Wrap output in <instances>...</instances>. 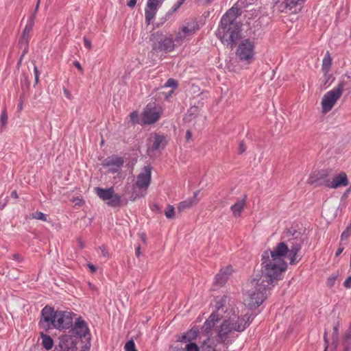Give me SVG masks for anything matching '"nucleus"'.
I'll return each instance as SVG.
<instances>
[{
	"mask_svg": "<svg viewBox=\"0 0 351 351\" xmlns=\"http://www.w3.org/2000/svg\"><path fill=\"white\" fill-rule=\"evenodd\" d=\"M289 244L280 242L272 250L265 251L262 255V275L256 278L261 283L269 287L274 282L281 279L282 274L287 268L285 261L286 257L291 265L298 262L296 260L298 253L301 249V240L297 237L289 241Z\"/></svg>",
	"mask_w": 351,
	"mask_h": 351,
	"instance_id": "1",
	"label": "nucleus"
},
{
	"mask_svg": "<svg viewBox=\"0 0 351 351\" xmlns=\"http://www.w3.org/2000/svg\"><path fill=\"white\" fill-rule=\"evenodd\" d=\"M239 15V10L232 7L222 16L216 36L223 45L232 47L240 38L241 24L237 21Z\"/></svg>",
	"mask_w": 351,
	"mask_h": 351,
	"instance_id": "2",
	"label": "nucleus"
},
{
	"mask_svg": "<svg viewBox=\"0 0 351 351\" xmlns=\"http://www.w3.org/2000/svg\"><path fill=\"white\" fill-rule=\"evenodd\" d=\"M40 325L45 330L53 328L60 330H66L73 326L72 313L69 311H54L46 306L41 311Z\"/></svg>",
	"mask_w": 351,
	"mask_h": 351,
	"instance_id": "3",
	"label": "nucleus"
},
{
	"mask_svg": "<svg viewBox=\"0 0 351 351\" xmlns=\"http://www.w3.org/2000/svg\"><path fill=\"white\" fill-rule=\"evenodd\" d=\"M252 319V314L248 312L241 316L233 313L220 324L218 328L219 341L225 343L229 334L233 331H243L251 324Z\"/></svg>",
	"mask_w": 351,
	"mask_h": 351,
	"instance_id": "4",
	"label": "nucleus"
},
{
	"mask_svg": "<svg viewBox=\"0 0 351 351\" xmlns=\"http://www.w3.org/2000/svg\"><path fill=\"white\" fill-rule=\"evenodd\" d=\"M247 287L243 298L244 304L250 308H255L265 300L266 292L269 287L261 283L256 278L252 280Z\"/></svg>",
	"mask_w": 351,
	"mask_h": 351,
	"instance_id": "5",
	"label": "nucleus"
},
{
	"mask_svg": "<svg viewBox=\"0 0 351 351\" xmlns=\"http://www.w3.org/2000/svg\"><path fill=\"white\" fill-rule=\"evenodd\" d=\"M346 86L344 81L340 82L337 86L324 94L322 99V109L324 113H327L332 110L337 101L341 97Z\"/></svg>",
	"mask_w": 351,
	"mask_h": 351,
	"instance_id": "6",
	"label": "nucleus"
},
{
	"mask_svg": "<svg viewBox=\"0 0 351 351\" xmlns=\"http://www.w3.org/2000/svg\"><path fill=\"white\" fill-rule=\"evenodd\" d=\"M150 40L152 49L156 51L171 52L176 46L171 37L158 32L151 35Z\"/></svg>",
	"mask_w": 351,
	"mask_h": 351,
	"instance_id": "7",
	"label": "nucleus"
},
{
	"mask_svg": "<svg viewBox=\"0 0 351 351\" xmlns=\"http://www.w3.org/2000/svg\"><path fill=\"white\" fill-rule=\"evenodd\" d=\"M255 45L249 39L242 40L238 45L236 55L240 61L250 64L254 59Z\"/></svg>",
	"mask_w": 351,
	"mask_h": 351,
	"instance_id": "8",
	"label": "nucleus"
},
{
	"mask_svg": "<svg viewBox=\"0 0 351 351\" xmlns=\"http://www.w3.org/2000/svg\"><path fill=\"white\" fill-rule=\"evenodd\" d=\"M95 191L97 195L103 201H108L106 203L111 207L119 206L121 203V196L114 193L113 187L108 189H102L100 187H95Z\"/></svg>",
	"mask_w": 351,
	"mask_h": 351,
	"instance_id": "9",
	"label": "nucleus"
},
{
	"mask_svg": "<svg viewBox=\"0 0 351 351\" xmlns=\"http://www.w3.org/2000/svg\"><path fill=\"white\" fill-rule=\"evenodd\" d=\"M162 113V108L154 102L149 103L142 114V121L145 124H152L159 120Z\"/></svg>",
	"mask_w": 351,
	"mask_h": 351,
	"instance_id": "10",
	"label": "nucleus"
},
{
	"mask_svg": "<svg viewBox=\"0 0 351 351\" xmlns=\"http://www.w3.org/2000/svg\"><path fill=\"white\" fill-rule=\"evenodd\" d=\"M328 175L327 170H323L319 173L320 178L324 179V185L330 189H338L347 186L349 184L348 176L345 172H341L335 176L332 180L326 179Z\"/></svg>",
	"mask_w": 351,
	"mask_h": 351,
	"instance_id": "11",
	"label": "nucleus"
},
{
	"mask_svg": "<svg viewBox=\"0 0 351 351\" xmlns=\"http://www.w3.org/2000/svg\"><path fill=\"white\" fill-rule=\"evenodd\" d=\"M197 29V25L195 23H188L182 26L176 33L174 43L176 46L181 45L186 40L191 36Z\"/></svg>",
	"mask_w": 351,
	"mask_h": 351,
	"instance_id": "12",
	"label": "nucleus"
},
{
	"mask_svg": "<svg viewBox=\"0 0 351 351\" xmlns=\"http://www.w3.org/2000/svg\"><path fill=\"white\" fill-rule=\"evenodd\" d=\"M221 318L222 315L219 313V308H218L216 311L213 312L204 324V331L206 333L208 334L211 332L213 330H215L217 333L218 334V328L220 326V324H219L221 323L220 322ZM216 339H218V337Z\"/></svg>",
	"mask_w": 351,
	"mask_h": 351,
	"instance_id": "13",
	"label": "nucleus"
},
{
	"mask_svg": "<svg viewBox=\"0 0 351 351\" xmlns=\"http://www.w3.org/2000/svg\"><path fill=\"white\" fill-rule=\"evenodd\" d=\"M166 136L158 133L152 134L147 141L148 152L163 149L167 145Z\"/></svg>",
	"mask_w": 351,
	"mask_h": 351,
	"instance_id": "14",
	"label": "nucleus"
},
{
	"mask_svg": "<svg viewBox=\"0 0 351 351\" xmlns=\"http://www.w3.org/2000/svg\"><path fill=\"white\" fill-rule=\"evenodd\" d=\"M78 343L77 337L73 335H64L60 338V351H75Z\"/></svg>",
	"mask_w": 351,
	"mask_h": 351,
	"instance_id": "15",
	"label": "nucleus"
},
{
	"mask_svg": "<svg viewBox=\"0 0 351 351\" xmlns=\"http://www.w3.org/2000/svg\"><path fill=\"white\" fill-rule=\"evenodd\" d=\"M306 0H284L280 4V11L289 14H296L301 10Z\"/></svg>",
	"mask_w": 351,
	"mask_h": 351,
	"instance_id": "16",
	"label": "nucleus"
},
{
	"mask_svg": "<svg viewBox=\"0 0 351 351\" xmlns=\"http://www.w3.org/2000/svg\"><path fill=\"white\" fill-rule=\"evenodd\" d=\"M151 169L149 167H144L137 176L136 185L141 189H147L150 184Z\"/></svg>",
	"mask_w": 351,
	"mask_h": 351,
	"instance_id": "17",
	"label": "nucleus"
},
{
	"mask_svg": "<svg viewBox=\"0 0 351 351\" xmlns=\"http://www.w3.org/2000/svg\"><path fill=\"white\" fill-rule=\"evenodd\" d=\"M159 4L160 1L158 0L147 1L145 10V21L147 24H149L155 17Z\"/></svg>",
	"mask_w": 351,
	"mask_h": 351,
	"instance_id": "18",
	"label": "nucleus"
},
{
	"mask_svg": "<svg viewBox=\"0 0 351 351\" xmlns=\"http://www.w3.org/2000/svg\"><path fill=\"white\" fill-rule=\"evenodd\" d=\"M88 332L89 330L86 322L81 318H78L69 332L75 334L78 339L80 337H85Z\"/></svg>",
	"mask_w": 351,
	"mask_h": 351,
	"instance_id": "19",
	"label": "nucleus"
},
{
	"mask_svg": "<svg viewBox=\"0 0 351 351\" xmlns=\"http://www.w3.org/2000/svg\"><path fill=\"white\" fill-rule=\"evenodd\" d=\"M197 332L195 330H191L187 332L186 335L182 337V339L186 341V345L182 351H199V348L195 343L191 341V339L196 337Z\"/></svg>",
	"mask_w": 351,
	"mask_h": 351,
	"instance_id": "20",
	"label": "nucleus"
},
{
	"mask_svg": "<svg viewBox=\"0 0 351 351\" xmlns=\"http://www.w3.org/2000/svg\"><path fill=\"white\" fill-rule=\"evenodd\" d=\"M199 193V191H196L194 193L193 197H189L181 202L179 203L178 206V210L181 212L186 209L190 208L199 202V199L197 198V195Z\"/></svg>",
	"mask_w": 351,
	"mask_h": 351,
	"instance_id": "21",
	"label": "nucleus"
},
{
	"mask_svg": "<svg viewBox=\"0 0 351 351\" xmlns=\"http://www.w3.org/2000/svg\"><path fill=\"white\" fill-rule=\"evenodd\" d=\"M232 271L233 269L231 265H228L226 267L221 269L219 272L215 276L216 283L220 285H223L230 278Z\"/></svg>",
	"mask_w": 351,
	"mask_h": 351,
	"instance_id": "22",
	"label": "nucleus"
},
{
	"mask_svg": "<svg viewBox=\"0 0 351 351\" xmlns=\"http://www.w3.org/2000/svg\"><path fill=\"white\" fill-rule=\"evenodd\" d=\"M123 164V160L121 157H112L106 159L103 165L106 167H116L120 168Z\"/></svg>",
	"mask_w": 351,
	"mask_h": 351,
	"instance_id": "23",
	"label": "nucleus"
},
{
	"mask_svg": "<svg viewBox=\"0 0 351 351\" xmlns=\"http://www.w3.org/2000/svg\"><path fill=\"white\" fill-rule=\"evenodd\" d=\"M332 64V58L330 57V54L329 51H327L322 60V70L324 72V75L328 73L330 70Z\"/></svg>",
	"mask_w": 351,
	"mask_h": 351,
	"instance_id": "24",
	"label": "nucleus"
},
{
	"mask_svg": "<svg viewBox=\"0 0 351 351\" xmlns=\"http://www.w3.org/2000/svg\"><path fill=\"white\" fill-rule=\"evenodd\" d=\"M245 202L244 199L237 202L234 205L230 207L232 214L234 217H237L241 215V212L244 209Z\"/></svg>",
	"mask_w": 351,
	"mask_h": 351,
	"instance_id": "25",
	"label": "nucleus"
},
{
	"mask_svg": "<svg viewBox=\"0 0 351 351\" xmlns=\"http://www.w3.org/2000/svg\"><path fill=\"white\" fill-rule=\"evenodd\" d=\"M40 338L42 339V345L46 350H49L53 348V340L49 335L41 332Z\"/></svg>",
	"mask_w": 351,
	"mask_h": 351,
	"instance_id": "26",
	"label": "nucleus"
},
{
	"mask_svg": "<svg viewBox=\"0 0 351 351\" xmlns=\"http://www.w3.org/2000/svg\"><path fill=\"white\" fill-rule=\"evenodd\" d=\"M29 218L38 219L43 221H47V215L44 214L43 213L40 211H36L33 213H32L29 215Z\"/></svg>",
	"mask_w": 351,
	"mask_h": 351,
	"instance_id": "27",
	"label": "nucleus"
},
{
	"mask_svg": "<svg viewBox=\"0 0 351 351\" xmlns=\"http://www.w3.org/2000/svg\"><path fill=\"white\" fill-rule=\"evenodd\" d=\"M165 217L167 219H173L174 217V207L171 205H168L165 210Z\"/></svg>",
	"mask_w": 351,
	"mask_h": 351,
	"instance_id": "28",
	"label": "nucleus"
},
{
	"mask_svg": "<svg viewBox=\"0 0 351 351\" xmlns=\"http://www.w3.org/2000/svg\"><path fill=\"white\" fill-rule=\"evenodd\" d=\"M124 348L125 351H137V350L136 349L135 343L133 340H130L127 341Z\"/></svg>",
	"mask_w": 351,
	"mask_h": 351,
	"instance_id": "29",
	"label": "nucleus"
},
{
	"mask_svg": "<svg viewBox=\"0 0 351 351\" xmlns=\"http://www.w3.org/2000/svg\"><path fill=\"white\" fill-rule=\"evenodd\" d=\"M351 235V230H350V228H346V230L341 233V241L343 243V241H346Z\"/></svg>",
	"mask_w": 351,
	"mask_h": 351,
	"instance_id": "30",
	"label": "nucleus"
},
{
	"mask_svg": "<svg viewBox=\"0 0 351 351\" xmlns=\"http://www.w3.org/2000/svg\"><path fill=\"white\" fill-rule=\"evenodd\" d=\"M178 86V82L176 80H175L173 78H169L165 83V87H172V88H176Z\"/></svg>",
	"mask_w": 351,
	"mask_h": 351,
	"instance_id": "31",
	"label": "nucleus"
},
{
	"mask_svg": "<svg viewBox=\"0 0 351 351\" xmlns=\"http://www.w3.org/2000/svg\"><path fill=\"white\" fill-rule=\"evenodd\" d=\"M347 245L346 243H341L340 242L339 244V247L335 253V256H339L344 250L346 246Z\"/></svg>",
	"mask_w": 351,
	"mask_h": 351,
	"instance_id": "32",
	"label": "nucleus"
},
{
	"mask_svg": "<svg viewBox=\"0 0 351 351\" xmlns=\"http://www.w3.org/2000/svg\"><path fill=\"white\" fill-rule=\"evenodd\" d=\"M7 121H8V115L6 113V110H3L1 114V122L3 126L6 125Z\"/></svg>",
	"mask_w": 351,
	"mask_h": 351,
	"instance_id": "33",
	"label": "nucleus"
},
{
	"mask_svg": "<svg viewBox=\"0 0 351 351\" xmlns=\"http://www.w3.org/2000/svg\"><path fill=\"white\" fill-rule=\"evenodd\" d=\"M335 280L336 277L335 276L328 278L326 282L327 286L329 287H332L334 285Z\"/></svg>",
	"mask_w": 351,
	"mask_h": 351,
	"instance_id": "34",
	"label": "nucleus"
},
{
	"mask_svg": "<svg viewBox=\"0 0 351 351\" xmlns=\"http://www.w3.org/2000/svg\"><path fill=\"white\" fill-rule=\"evenodd\" d=\"M84 46L87 49H92L91 41L90 40H88L86 37H84Z\"/></svg>",
	"mask_w": 351,
	"mask_h": 351,
	"instance_id": "35",
	"label": "nucleus"
},
{
	"mask_svg": "<svg viewBox=\"0 0 351 351\" xmlns=\"http://www.w3.org/2000/svg\"><path fill=\"white\" fill-rule=\"evenodd\" d=\"M34 73L35 75V84H37L38 83L39 72L36 66L34 67Z\"/></svg>",
	"mask_w": 351,
	"mask_h": 351,
	"instance_id": "36",
	"label": "nucleus"
},
{
	"mask_svg": "<svg viewBox=\"0 0 351 351\" xmlns=\"http://www.w3.org/2000/svg\"><path fill=\"white\" fill-rule=\"evenodd\" d=\"M12 258L13 260H16L19 263H21L23 261V257L19 254H14L12 255Z\"/></svg>",
	"mask_w": 351,
	"mask_h": 351,
	"instance_id": "37",
	"label": "nucleus"
},
{
	"mask_svg": "<svg viewBox=\"0 0 351 351\" xmlns=\"http://www.w3.org/2000/svg\"><path fill=\"white\" fill-rule=\"evenodd\" d=\"M130 117L131 121L132 122H135L138 119V114L137 112L134 111V112H132V113H130Z\"/></svg>",
	"mask_w": 351,
	"mask_h": 351,
	"instance_id": "38",
	"label": "nucleus"
},
{
	"mask_svg": "<svg viewBox=\"0 0 351 351\" xmlns=\"http://www.w3.org/2000/svg\"><path fill=\"white\" fill-rule=\"evenodd\" d=\"M343 286L346 288H351V276L344 281Z\"/></svg>",
	"mask_w": 351,
	"mask_h": 351,
	"instance_id": "39",
	"label": "nucleus"
},
{
	"mask_svg": "<svg viewBox=\"0 0 351 351\" xmlns=\"http://www.w3.org/2000/svg\"><path fill=\"white\" fill-rule=\"evenodd\" d=\"M87 267L91 273H95L97 271V267L91 263H88Z\"/></svg>",
	"mask_w": 351,
	"mask_h": 351,
	"instance_id": "40",
	"label": "nucleus"
},
{
	"mask_svg": "<svg viewBox=\"0 0 351 351\" xmlns=\"http://www.w3.org/2000/svg\"><path fill=\"white\" fill-rule=\"evenodd\" d=\"M73 64L80 71H81V72L83 71L82 66L81 64L78 61H75L73 62Z\"/></svg>",
	"mask_w": 351,
	"mask_h": 351,
	"instance_id": "41",
	"label": "nucleus"
},
{
	"mask_svg": "<svg viewBox=\"0 0 351 351\" xmlns=\"http://www.w3.org/2000/svg\"><path fill=\"white\" fill-rule=\"evenodd\" d=\"M136 4V0H129L128 2V5L130 8H133Z\"/></svg>",
	"mask_w": 351,
	"mask_h": 351,
	"instance_id": "42",
	"label": "nucleus"
},
{
	"mask_svg": "<svg viewBox=\"0 0 351 351\" xmlns=\"http://www.w3.org/2000/svg\"><path fill=\"white\" fill-rule=\"evenodd\" d=\"M110 167L109 171L110 172H112V173L117 172L119 171V168H117L116 167Z\"/></svg>",
	"mask_w": 351,
	"mask_h": 351,
	"instance_id": "43",
	"label": "nucleus"
},
{
	"mask_svg": "<svg viewBox=\"0 0 351 351\" xmlns=\"http://www.w3.org/2000/svg\"><path fill=\"white\" fill-rule=\"evenodd\" d=\"M64 94L66 97V98L71 99V93H70V92L68 90L64 89Z\"/></svg>",
	"mask_w": 351,
	"mask_h": 351,
	"instance_id": "44",
	"label": "nucleus"
},
{
	"mask_svg": "<svg viewBox=\"0 0 351 351\" xmlns=\"http://www.w3.org/2000/svg\"><path fill=\"white\" fill-rule=\"evenodd\" d=\"M192 136V133L190 130H187L186 132V138L187 140L190 139Z\"/></svg>",
	"mask_w": 351,
	"mask_h": 351,
	"instance_id": "45",
	"label": "nucleus"
},
{
	"mask_svg": "<svg viewBox=\"0 0 351 351\" xmlns=\"http://www.w3.org/2000/svg\"><path fill=\"white\" fill-rule=\"evenodd\" d=\"M11 196L12 197H14V198H17L18 197V195H17V193L16 191H14L12 194H11Z\"/></svg>",
	"mask_w": 351,
	"mask_h": 351,
	"instance_id": "46",
	"label": "nucleus"
},
{
	"mask_svg": "<svg viewBox=\"0 0 351 351\" xmlns=\"http://www.w3.org/2000/svg\"><path fill=\"white\" fill-rule=\"evenodd\" d=\"M185 0H179V1H178V5H177V7L176 8H179L184 1Z\"/></svg>",
	"mask_w": 351,
	"mask_h": 351,
	"instance_id": "47",
	"label": "nucleus"
},
{
	"mask_svg": "<svg viewBox=\"0 0 351 351\" xmlns=\"http://www.w3.org/2000/svg\"><path fill=\"white\" fill-rule=\"evenodd\" d=\"M185 0H179V1H178V5H177V7L176 8H179L184 1Z\"/></svg>",
	"mask_w": 351,
	"mask_h": 351,
	"instance_id": "48",
	"label": "nucleus"
},
{
	"mask_svg": "<svg viewBox=\"0 0 351 351\" xmlns=\"http://www.w3.org/2000/svg\"><path fill=\"white\" fill-rule=\"evenodd\" d=\"M185 0H179V1H178V5H177V7L176 8H179L184 1Z\"/></svg>",
	"mask_w": 351,
	"mask_h": 351,
	"instance_id": "49",
	"label": "nucleus"
},
{
	"mask_svg": "<svg viewBox=\"0 0 351 351\" xmlns=\"http://www.w3.org/2000/svg\"><path fill=\"white\" fill-rule=\"evenodd\" d=\"M25 30H24V32H23V34L20 40V42H22L23 40H24L25 39Z\"/></svg>",
	"mask_w": 351,
	"mask_h": 351,
	"instance_id": "50",
	"label": "nucleus"
},
{
	"mask_svg": "<svg viewBox=\"0 0 351 351\" xmlns=\"http://www.w3.org/2000/svg\"><path fill=\"white\" fill-rule=\"evenodd\" d=\"M324 341H325V343H326V344L324 351H326V350H327V348H328V341H327V340H326V336H324Z\"/></svg>",
	"mask_w": 351,
	"mask_h": 351,
	"instance_id": "51",
	"label": "nucleus"
},
{
	"mask_svg": "<svg viewBox=\"0 0 351 351\" xmlns=\"http://www.w3.org/2000/svg\"><path fill=\"white\" fill-rule=\"evenodd\" d=\"M136 254L137 256H139V254H140V247L139 246L136 248Z\"/></svg>",
	"mask_w": 351,
	"mask_h": 351,
	"instance_id": "52",
	"label": "nucleus"
},
{
	"mask_svg": "<svg viewBox=\"0 0 351 351\" xmlns=\"http://www.w3.org/2000/svg\"><path fill=\"white\" fill-rule=\"evenodd\" d=\"M350 350H351V347L346 346L343 351H350Z\"/></svg>",
	"mask_w": 351,
	"mask_h": 351,
	"instance_id": "53",
	"label": "nucleus"
},
{
	"mask_svg": "<svg viewBox=\"0 0 351 351\" xmlns=\"http://www.w3.org/2000/svg\"><path fill=\"white\" fill-rule=\"evenodd\" d=\"M22 104H23V101H21V103L18 106V108H19V110L22 109Z\"/></svg>",
	"mask_w": 351,
	"mask_h": 351,
	"instance_id": "54",
	"label": "nucleus"
},
{
	"mask_svg": "<svg viewBox=\"0 0 351 351\" xmlns=\"http://www.w3.org/2000/svg\"><path fill=\"white\" fill-rule=\"evenodd\" d=\"M333 330H334V332H335L336 334H337V332H338V328H337V326H335V327L333 328Z\"/></svg>",
	"mask_w": 351,
	"mask_h": 351,
	"instance_id": "55",
	"label": "nucleus"
},
{
	"mask_svg": "<svg viewBox=\"0 0 351 351\" xmlns=\"http://www.w3.org/2000/svg\"><path fill=\"white\" fill-rule=\"evenodd\" d=\"M39 4H40V0H38V2L37 3L36 7V12L38 10V9L39 8Z\"/></svg>",
	"mask_w": 351,
	"mask_h": 351,
	"instance_id": "56",
	"label": "nucleus"
},
{
	"mask_svg": "<svg viewBox=\"0 0 351 351\" xmlns=\"http://www.w3.org/2000/svg\"><path fill=\"white\" fill-rule=\"evenodd\" d=\"M308 183H311V184H313V180H312V178H311L308 180Z\"/></svg>",
	"mask_w": 351,
	"mask_h": 351,
	"instance_id": "57",
	"label": "nucleus"
},
{
	"mask_svg": "<svg viewBox=\"0 0 351 351\" xmlns=\"http://www.w3.org/2000/svg\"><path fill=\"white\" fill-rule=\"evenodd\" d=\"M173 351H182V350H180V349L177 348V349H175Z\"/></svg>",
	"mask_w": 351,
	"mask_h": 351,
	"instance_id": "58",
	"label": "nucleus"
},
{
	"mask_svg": "<svg viewBox=\"0 0 351 351\" xmlns=\"http://www.w3.org/2000/svg\"><path fill=\"white\" fill-rule=\"evenodd\" d=\"M346 337L347 340H349V339H350V335H348V336H346Z\"/></svg>",
	"mask_w": 351,
	"mask_h": 351,
	"instance_id": "59",
	"label": "nucleus"
},
{
	"mask_svg": "<svg viewBox=\"0 0 351 351\" xmlns=\"http://www.w3.org/2000/svg\"><path fill=\"white\" fill-rule=\"evenodd\" d=\"M240 147H241V149H243V147H242L241 144L240 145Z\"/></svg>",
	"mask_w": 351,
	"mask_h": 351,
	"instance_id": "60",
	"label": "nucleus"
},
{
	"mask_svg": "<svg viewBox=\"0 0 351 351\" xmlns=\"http://www.w3.org/2000/svg\"><path fill=\"white\" fill-rule=\"evenodd\" d=\"M27 42H28V41H27V39H26V40H25V44H26V45L27 44Z\"/></svg>",
	"mask_w": 351,
	"mask_h": 351,
	"instance_id": "61",
	"label": "nucleus"
}]
</instances>
